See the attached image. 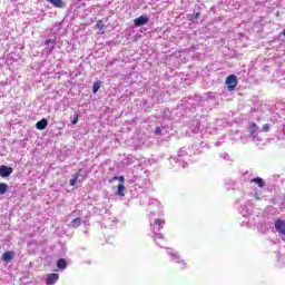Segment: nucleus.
<instances>
[{
    "mask_svg": "<svg viewBox=\"0 0 285 285\" xmlns=\"http://www.w3.org/2000/svg\"><path fill=\"white\" fill-rule=\"evenodd\" d=\"M94 30H99L100 35H104L106 30V24L101 20H98L96 26L94 27Z\"/></svg>",
    "mask_w": 285,
    "mask_h": 285,
    "instance_id": "6e6552de",
    "label": "nucleus"
},
{
    "mask_svg": "<svg viewBox=\"0 0 285 285\" xmlns=\"http://www.w3.org/2000/svg\"><path fill=\"white\" fill-rule=\"evenodd\" d=\"M50 43H55V40H52V39H47V40H46V46H50Z\"/></svg>",
    "mask_w": 285,
    "mask_h": 285,
    "instance_id": "393cba45",
    "label": "nucleus"
},
{
    "mask_svg": "<svg viewBox=\"0 0 285 285\" xmlns=\"http://www.w3.org/2000/svg\"><path fill=\"white\" fill-rule=\"evenodd\" d=\"M72 224L76 226V228H79L81 226V218L77 217L72 220Z\"/></svg>",
    "mask_w": 285,
    "mask_h": 285,
    "instance_id": "a211bd4d",
    "label": "nucleus"
},
{
    "mask_svg": "<svg viewBox=\"0 0 285 285\" xmlns=\"http://www.w3.org/2000/svg\"><path fill=\"white\" fill-rule=\"evenodd\" d=\"M134 23L136 28H141V26H146V23H148V17L140 16L134 20Z\"/></svg>",
    "mask_w": 285,
    "mask_h": 285,
    "instance_id": "39448f33",
    "label": "nucleus"
},
{
    "mask_svg": "<svg viewBox=\"0 0 285 285\" xmlns=\"http://www.w3.org/2000/svg\"><path fill=\"white\" fill-rule=\"evenodd\" d=\"M268 130H271V125L268 124L263 125V132H268Z\"/></svg>",
    "mask_w": 285,
    "mask_h": 285,
    "instance_id": "4be33fe9",
    "label": "nucleus"
},
{
    "mask_svg": "<svg viewBox=\"0 0 285 285\" xmlns=\"http://www.w3.org/2000/svg\"><path fill=\"white\" fill-rule=\"evenodd\" d=\"M228 90H230L233 92V90H235V88H237V76L235 75H230L226 78L225 81Z\"/></svg>",
    "mask_w": 285,
    "mask_h": 285,
    "instance_id": "f257e3e1",
    "label": "nucleus"
},
{
    "mask_svg": "<svg viewBox=\"0 0 285 285\" xmlns=\"http://www.w3.org/2000/svg\"><path fill=\"white\" fill-rule=\"evenodd\" d=\"M11 173H14V169L12 167H8L6 165L0 166V177H10Z\"/></svg>",
    "mask_w": 285,
    "mask_h": 285,
    "instance_id": "f03ea898",
    "label": "nucleus"
},
{
    "mask_svg": "<svg viewBox=\"0 0 285 285\" xmlns=\"http://www.w3.org/2000/svg\"><path fill=\"white\" fill-rule=\"evenodd\" d=\"M154 237H155L156 239H164V234L156 233V234L154 235Z\"/></svg>",
    "mask_w": 285,
    "mask_h": 285,
    "instance_id": "5701e85b",
    "label": "nucleus"
},
{
    "mask_svg": "<svg viewBox=\"0 0 285 285\" xmlns=\"http://www.w3.org/2000/svg\"><path fill=\"white\" fill-rule=\"evenodd\" d=\"M57 282H59V274L51 273L47 275V281H46L47 285H53V284H57Z\"/></svg>",
    "mask_w": 285,
    "mask_h": 285,
    "instance_id": "20e7f679",
    "label": "nucleus"
},
{
    "mask_svg": "<svg viewBox=\"0 0 285 285\" xmlns=\"http://www.w3.org/2000/svg\"><path fill=\"white\" fill-rule=\"evenodd\" d=\"M165 224H166V220L160 219V218H157V219L155 220V223L151 224L150 226H151V229H153V230H156V228H157V230H161V228H164V225H165Z\"/></svg>",
    "mask_w": 285,
    "mask_h": 285,
    "instance_id": "423d86ee",
    "label": "nucleus"
},
{
    "mask_svg": "<svg viewBox=\"0 0 285 285\" xmlns=\"http://www.w3.org/2000/svg\"><path fill=\"white\" fill-rule=\"evenodd\" d=\"M99 88H101V82H95L92 87L94 92H99Z\"/></svg>",
    "mask_w": 285,
    "mask_h": 285,
    "instance_id": "f3484780",
    "label": "nucleus"
},
{
    "mask_svg": "<svg viewBox=\"0 0 285 285\" xmlns=\"http://www.w3.org/2000/svg\"><path fill=\"white\" fill-rule=\"evenodd\" d=\"M252 184H256L258 188H264L266 186V183H264L262 177L253 178Z\"/></svg>",
    "mask_w": 285,
    "mask_h": 285,
    "instance_id": "9d476101",
    "label": "nucleus"
},
{
    "mask_svg": "<svg viewBox=\"0 0 285 285\" xmlns=\"http://www.w3.org/2000/svg\"><path fill=\"white\" fill-rule=\"evenodd\" d=\"M79 175H80V174H75V175L72 176V178L69 180V184H70L71 186H77V181L79 180Z\"/></svg>",
    "mask_w": 285,
    "mask_h": 285,
    "instance_id": "dca6fc26",
    "label": "nucleus"
},
{
    "mask_svg": "<svg viewBox=\"0 0 285 285\" xmlns=\"http://www.w3.org/2000/svg\"><path fill=\"white\" fill-rule=\"evenodd\" d=\"M170 257H173L174 259H179V253L177 252H169Z\"/></svg>",
    "mask_w": 285,
    "mask_h": 285,
    "instance_id": "412c9836",
    "label": "nucleus"
},
{
    "mask_svg": "<svg viewBox=\"0 0 285 285\" xmlns=\"http://www.w3.org/2000/svg\"><path fill=\"white\" fill-rule=\"evenodd\" d=\"M181 264H183V268H186V263L181 262Z\"/></svg>",
    "mask_w": 285,
    "mask_h": 285,
    "instance_id": "bb28decb",
    "label": "nucleus"
},
{
    "mask_svg": "<svg viewBox=\"0 0 285 285\" xmlns=\"http://www.w3.org/2000/svg\"><path fill=\"white\" fill-rule=\"evenodd\" d=\"M8 193V184L0 183V195H6Z\"/></svg>",
    "mask_w": 285,
    "mask_h": 285,
    "instance_id": "2eb2a0df",
    "label": "nucleus"
},
{
    "mask_svg": "<svg viewBox=\"0 0 285 285\" xmlns=\"http://www.w3.org/2000/svg\"><path fill=\"white\" fill-rule=\"evenodd\" d=\"M13 255H14L13 252H4L2 254L1 259H2V262H12Z\"/></svg>",
    "mask_w": 285,
    "mask_h": 285,
    "instance_id": "1a4fd4ad",
    "label": "nucleus"
},
{
    "mask_svg": "<svg viewBox=\"0 0 285 285\" xmlns=\"http://www.w3.org/2000/svg\"><path fill=\"white\" fill-rule=\"evenodd\" d=\"M155 135H161V127H156Z\"/></svg>",
    "mask_w": 285,
    "mask_h": 285,
    "instance_id": "b1692460",
    "label": "nucleus"
},
{
    "mask_svg": "<svg viewBox=\"0 0 285 285\" xmlns=\"http://www.w3.org/2000/svg\"><path fill=\"white\" fill-rule=\"evenodd\" d=\"M118 179V181H120V184H124V181H126V178L124 177V176H115L114 178H112V180L115 181V180H117Z\"/></svg>",
    "mask_w": 285,
    "mask_h": 285,
    "instance_id": "6ab92c4d",
    "label": "nucleus"
},
{
    "mask_svg": "<svg viewBox=\"0 0 285 285\" xmlns=\"http://www.w3.org/2000/svg\"><path fill=\"white\" fill-rule=\"evenodd\" d=\"M49 3H52L55 8H63V1L61 0H47Z\"/></svg>",
    "mask_w": 285,
    "mask_h": 285,
    "instance_id": "ddd939ff",
    "label": "nucleus"
},
{
    "mask_svg": "<svg viewBox=\"0 0 285 285\" xmlns=\"http://www.w3.org/2000/svg\"><path fill=\"white\" fill-rule=\"evenodd\" d=\"M126 190V186L124 184L118 185V197H126V194L124 193Z\"/></svg>",
    "mask_w": 285,
    "mask_h": 285,
    "instance_id": "4468645a",
    "label": "nucleus"
},
{
    "mask_svg": "<svg viewBox=\"0 0 285 285\" xmlns=\"http://www.w3.org/2000/svg\"><path fill=\"white\" fill-rule=\"evenodd\" d=\"M274 226L279 235H285V220L277 219L275 220Z\"/></svg>",
    "mask_w": 285,
    "mask_h": 285,
    "instance_id": "7ed1b4c3",
    "label": "nucleus"
},
{
    "mask_svg": "<svg viewBox=\"0 0 285 285\" xmlns=\"http://www.w3.org/2000/svg\"><path fill=\"white\" fill-rule=\"evenodd\" d=\"M283 36L285 37V29L283 30Z\"/></svg>",
    "mask_w": 285,
    "mask_h": 285,
    "instance_id": "cd10ccee",
    "label": "nucleus"
},
{
    "mask_svg": "<svg viewBox=\"0 0 285 285\" xmlns=\"http://www.w3.org/2000/svg\"><path fill=\"white\" fill-rule=\"evenodd\" d=\"M249 132L252 135V137H257V124L255 122H250L249 124Z\"/></svg>",
    "mask_w": 285,
    "mask_h": 285,
    "instance_id": "9b49d317",
    "label": "nucleus"
},
{
    "mask_svg": "<svg viewBox=\"0 0 285 285\" xmlns=\"http://www.w3.org/2000/svg\"><path fill=\"white\" fill-rule=\"evenodd\" d=\"M36 128H37L38 130H46V128H48V119L42 118L41 120H39V121L36 124Z\"/></svg>",
    "mask_w": 285,
    "mask_h": 285,
    "instance_id": "0eeeda50",
    "label": "nucleus"
},
{
    "mask_svg": "<svg viewBox=\"0 0 285 285\" xmlns=\"http://www.w3.org/2000/svg\"><path fill=\"white\" fill-rule=\"evenodd\" d=\"M71 124H73V126L79 124V114L75 115L73 119L71 120Z\"/></svg>",
    "mask_w": 285,
    "mask_h": 285,
    "instance_id": "aec40b11",
    "label": "nucleus"
},
{
    "mask_svg": "<svg viewBox=\"0 0 285 285\" xmlns=\"http://www.w3.org/2000/svg\"><path fill=\"white\" fill-rule=\"evenodd\" d=\"M68 267V264L66 263V259L60 258L57 262V268H59L60 271H65V268Z\"/></svg>",
    "mask_w": 285,
    "mask_h": 285,
    "instance_id": "f8f14e48",
    "label": "nucleus"
},
{
    "mask_svg": "<svg viewBox=\"0 0 285 285\" xmlns=\"http://www.w3.org/2000/svg\"><path fill=\"white\" fill-rule=\"evenodd\" d=\"M199 17H202V13H199V12H196V13L194 14V19H199Z\"/></svg>",
    "mask_w": 285,
    "mask_h": 285,
    "instance_id": "a878e982",
    "label": "nucleus"
}]
</instances>
